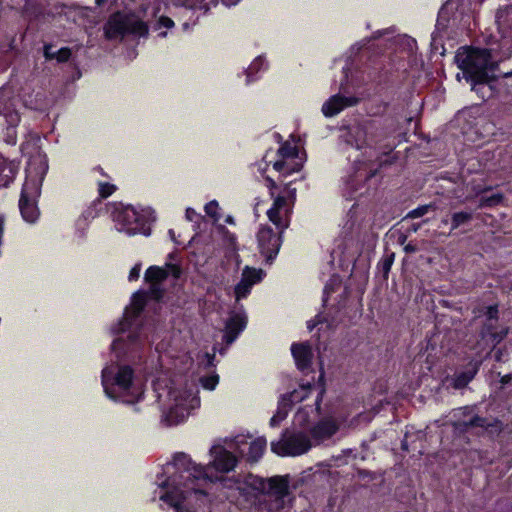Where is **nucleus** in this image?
<instances>
[{
  "label": "nucleus",
  "mask_w": 512,
  "mask_h": 512,
  "mask_svg": "<svg viewBox=\"0 0 512 512\" xmlns=\"http://www.w3.org/2000/svg\"><path fill=\"white\" fill-rule=\"evenodd\" d=\"M212 461L208 466L196 464L184 452H177L171 462L163 466L162 477L158 485L164 492L160 500L174 508L176 512H197L190 507V497H206L207 493L201 488L209 478L208 469L212 467L217 472L228 473L238 462L237 457L223 445L215 444L210 448Z\"/></svg>",
  "instance_id": "f257e3e1"
},
{
  "label": "nucleus",
  "mask_w": 512,
  "mask_h": 512,
  "mask_svg": "<svg viewBox=\"0 0 512 512\" xmlns=\"http://www.w3.org/2000/svg\"><path fill=\"white\" fill-rule=\"evenodd\" d=\"M198 386H103L105 395L116 403L135 404L147 401L158 404L161 423L175 426L183 423L191 411L200 406Z\"/></svg>",
  "instance_id": "f03ea898"
},
{
  "label": "nucleus",
  "mask_w": 512,
  "mask_h": 512,
  "mask_svg": "<svg viewBox=\"0 0 512 512\" xmlns=\"http://www.w3.org/2000/svg\"><path fill=\"white\" fill-rule=\"evenodd\" d=\"M455 63L461 73L456 79H465L472 84V90L478 84H487L496 78L498 62L492 59L488 49L460 48L455 55Z\"/></svg>",
  "instance_id": "7ed1b4c3"
},
{
  "label": "nucleus",
  "mask_w": 512,
  "mask_h": 512,
  "mask_svg": "<svg viewBox=\"0 0 512 512\" xmlns=\"http://www.w3.org/2000/svg\"><path fill=\"white\" fill-rule=\"evenodd\" d=\"M459 412H461L463 418L454 421L452 424L454 431L458 434L475 431L478 436L495 440L505 429V424L498 417L480 416L473 413V408L468 406L460 408Z\"/></svg>",
  "instance_id": "20e7f679"
},
{
  "label": "nucleus",
  "mask_w": 512,
  "mask_h": 512,
  "mask_svg": "<svg viewBox=\"0 0 512 512\" xmlns=\"http://www.w3.org/2000/svg\"><path fill=\"white\" fill-rule=\"evenodd\" d=\"M105 37L109 40L122 39L126 34L145 36L148 33L147 25L135 15L112 14L104 26Z\"/></svg>",
  "instance_id": "39448f33"
},
{
  "label": "nucleus",
  "mask_w": 512,
  "mask_h": 512,
  "mask_svg": "<svg viewBox=\"0 0 512 512\" xmlns=\"http://www.w3.org/2000/svg\"><path fill=\"white\" fill-rule=\"evenodd\" d=\"M271 451L278 456H299L306 453L311 448L309 437L303 432H291L285 429L281 433V438L272 441Z\"/></svg>",
  "instance_id": "423d86ee"
},
{
  "label": "nucleus",
  "mask_w": 512,
  "mask_h": 512,
  "mask_svg": "<svg viewBox=\"0 0 512 512\" xmlns=\"http://www.w3.org/2000/svg\"><path fill=\"white\" fill-rule=\"evenodd\" d=\"M496 33L491 35L494 43L504 58L512 54V6H505L496 12L495 16Z\"/></svg>",
  "instance_id": "0eeeda50"
},
{
  "label": "nucleus",
  "mask_w": 512,
  "mask_h": 512,
  "mask_svg": "<svg viewBox=\"0 0 512 512\" xmlns=\"http://www.w3.org/2000/svg\"><path fill=\"white\" fill-rule=\"evenodd\" d=\"M223 486L229 489H235L239 495L247 502H255L258 495L265 494L267 480L248 474L243 480L237 478H224L222 479Z\"/></svg>",
  "instance_id": "6e6552de"
},
{
  "label": "nucleus",
  "mask_w": 512,
  "mask_h": 512,
  "mask_svg": "<svg viewBox=\"0 0 512 512\" xmlns=\"http://www.w3.org/2000/svg\"><path fill=\"white\" fill-rule=\"evenodd\" d=\"M267 446L265 437H258L252 441L243 435H237L229 444V448L234 449L241 458L249 463H255L263 456Z\"/></svg>",
  "instance_id": "1a4fd4ad"
},
{
  "label": "nucleus",
  "mask_w": 512,
  "mask_h": 512,
  "mask_svg": "<svg viewBox=\"0 0 512 512\" xmlns=\"http://www.w3.org/2000/svg\"><path fill=\"white\" fill-rule=\"evenodd\" d=\"M172 274L174 278L180 275V269L174 264H166L164 267L151 266L145 272V281L150 284V297L159 300L163 295L161 283Z\"/></svg>",
  "instance_id": "9d476101"
},
{
  "label": "nucleus",
  "mask_w": 512,
  "mask_h": 512,
  "mask_svg": "<svg viewBox=\"0 0 512 512\" xmlns=\"http://www.w3.org/2000/svg\"><path fill=\"white\" fill-rule=\"evenodd\" d=\"M280 231L275 233L268 225H262L257 232V243L262 256L266 261H272L281 247Z\"/></svg>",
  "instance_id": "9b49d317"
},
{
  "label": "nucleus",
  "mask_w": 512,
  "mask_h": 512,
  "mask_svg": "<svg viewBox=\"0 0 512 512\" xmlns=\"http://www.w3.org/2000/svg\"><path fill=\"white\" fill-rule=\"evenodd\" d=\"M114 220L122 225L121 229H125L128 235H135L141 233L144 228V219L134 207L126 206L117 209L114 212Z\"/></svg>",
  "instance_id": "f8f14e48"
},
{
  "label": "nucleus",
  "mask_w": 512,
  "mask_h": 512,
  "mask_svg": "<svg viewBox=\"0 0 512 512\" xmlns=\"http://www.w3.org/2000/svg\"><path fill=\"white\" fill-rule=\"evenodd\" d=\"M291 205L285 196H276L272 207L267 211L269 220L280 230V233L289 226Z\"/></svg>",
  "instance_id": "ddd939ff"
},
{
  "label": "nucleus",
  "mask_w": 512,
  "mask_h": 512,
  "mask_svg": "<svg viewBox=\"0 0 512 512\" xmlns=\"http://www.w3.org/2000/svg\"><path fill=\"white\" fill-rule=\"evenodd\" d=\"M376 132L377 129L372 124H358L350 128L346 141L357 149H361L376 143L374 139Z\"/></svg>",
  "instance_id": "4468645a"
},
{
  "label": "nucleus",
  "mask_w": 512,
  "mask_h": 512,
  "mask_svg": "<svg viewBox=\"0 0 512 512\" xmlns=\"http://www.w3.org/2000/svg\"><path fill=\"white\" fill-rule=\"evenodd\" d=\"M38 193V187L35 183L27 181L21 193L19 200V208L23 218L27 222H34L38 217V209L33 199L34 195Z\"/></svg>",
  "instance_id": "2eb2a0df"
},
{
  "label": "nucleus",
  "mask_w": 512,
  "mask_h": 512,
  "mask_svg": "<svg viewBox=\"0 0 512 512\" xmlns=\"http://www.w3.org/2000/svg\"><path fill=\"white\" fill-rule=\"evenodd\" d=\"M102 379L104 383L114 381L113 384H132L133 380H137L134 371L127 365L111 364L102 371Z\"/></svg>",
  "instance_id": "dca6fc26"
},
{
  "label": "nucleus",
  "mask_w": 512,
  "mask_h": 512,
  "mask_svg": "<svg viewBox=\"0 0 512 512\" xmlns=\"http://www.w3.org/2000/svg\"><path fill=\"white\" fill-rule=\"evenodd\" d=\"M263 271L261 269L251 268L246 266L242 271L240 282L235 287V297L239 301L247 297L254 284L262 280Z\"/></svg>",
  "instance_id": "f3484780"
},
{
  "label": "nucleus",
  "mask_w": 512,
  "mask_h": 512,
  "mask_svg": "<svg viewBox=\"0 0 512 512\" xmlns=\"http://www.w3.org/2000/svg\"><path fill=\"white\" fill-rule=\"evenodd\" d=\"M299 389H294L290 393L283 394L281 397L284 401H287L292 407L294 404L303 401L308 397L309 393L315 389L319 388V391L315 398V409L317 412L321 409L322 397L326 392V386H298Z\"/></svg>",
  "instance_id": "a211bd4d"
},
{
  "label": "nucleus",
  "mask_w": 512,
  "mask_h": 512,
  "mask_svg": "<svg viewBox=\"0 0 512 512\" xmlns=\"http://www.w3.org/2000/svg\"><path fill=\"white\" fill-rule=\"evenodd\" d=\"M266 491L264 495L272 496L277 502L279 508L283 507L284 499L289 495V481L288 476H273L267 479Z\"/></svg>",
  "instance_id": "6ab92c4d"
},
{
  "label": "nucleus",
  "mask_w": 512,
  "mask_h": 512,
  "mask_svg": "<svg viewBox=\"0 0 512 512\" xmlns=\"http://www.w3.org/2000/svg\"><path fill=\"white\" fill-rule=\"evenodd\" d=\"M357 103L354 97H344L339 94L330 97L322 106V112L326 117H333L340 113L344 108L353 106Z\"/></svg>",
  "instance_id": "aec40b11"
},
{
  "label": "nucleus",
  "mask_w": 512,
  "mask_h": 512,
  "mask_svg": "<svg viewBox=\"0 0 512 512\" xmlns=\"http://www.w3.org/2000/svg\"><path fill=\"white\" fill-rule=\"evenodd\" d=\"M247 318L244 314L236 313L230 316L225 326L224 340L230 345L246 327Z\"/></svg>",
  "instance_id": "412c9836"
},
{
  "label": "nucleus",
  "mask_w": 512,
  "mask_h": 512,
  "mask_svg": "<svg viewBox=\"0 0 512 512\" xmlns=\"http://www.w3.org/2000/svg\"><path fill=\"white\" fill-rule=\"evenodd\" d=\"M338 429L339 426L333 419H322L313 425L310 433L314 440L323 441L335 435Z\"/></svg>",
  "instance_id": "4be33fe9"
},
{
  "label": "nucleus",
  "mask_w": 512,
  "mask_h": 512,
  "mask_svg": "<svg viewBox=\"0 0 512 512\" xmlns=\"http://www.w3.org/2000/svg\"><path fill=\"white\" fill-rule=\"evenodd\" d=\"M291 352L296 362L297 367L300 370L308 369L311 365L313 353L310 344L307 342L293 344Z\"/></svg>",
  "instance_id": "5701e85b"
},
{
  "label": "nucleus",
  "mask_w": 512,
  "mask_h": 512,
  "mask_svg": "<svg viewBox=\"0 0 512 512\" xmlns=\"http://www.w3.org/2000/svg\"><path fill=\"white\" fill-rule=\"evenodd\" d=\"M147 294L145 292H137L133 295L132 302L130 308H127L125 311V322L127 324L132 323V318L137 317L141 311L143 310L146 304Z\"/></svg>",
  "instance_id": "b1692460"
},
{
  "label": "nucleus",
  "mask_w": 512,
  "mask_h": 512,
  "mask_svg": "<svg viewBox=\"0 0 512 512\" xmlns=\"http://www.w3.org/2000/svg\"><path fill=\"white\" fill-rule=\"evenodd\" d=\"M478 362H469L462 370L456 373L455 384H468L478 371Z\"/></svg>",
  "instance_id": "393cba45"
},
{
  "label": "nucleus",
  "mask_w": 512,
  "mask_h": 512,
  "mask_svg": "<svg viewBox=\"0 0 512 512\" xmlns=\"http://www.w3.org/2000/svg\"><path fill=\"white\" fill-rule=\"evenodd\" d=\"M292 409V406L284 401L282 397H280L278 401V408L276 413L270 419V426L277 427L280 423L287 417L289 411Z\"/></svg>",
  "instance_id": "a878e982"
},
{
  "label": "nucleus",
  "mask_w": 512,
  "mask_h": 512,
  "mask_svg": "<svg viewBox=\"0 0 512 512\" xmlns=\"http://www.w3.org/2000/svg\"><path fill=\"white\" fill-rule=\"evenodd\" d=\"M292 409V406L284 401L282 397H280L278 401V408L276 413L270 419V426L277 427L280 423L287 417L289 411Z\"/></svg>",
  "instance_id": "bb28decb"
},
{
  "label": "nucleus",
  "mask_w": 512,
  "mask_h": 512,
  "mask_svg": "<svg viewBox=\"0 0 512 512\" xmlns=\"http://www.w3.org/2000/svg\"><path fill=\"white\" fill-rule=\"evenodd\" d=\"M473 216L470 212H456L452 215V230L457 229L461 225H464L472 220Z\"/></svg>",
  "instance_id": "cd10ccee"
},
{
  "label": "nucleus",
  "mask_w": 512,
  "mask_h": 512,
  "mask_svg": "<svg viewBox=\"0 0 512 512\" xmlns=\"http://www.w3.org/2000/svg\"><path fill=\"white\" fill-rule=\"evenodd\" d=\"M504 200L502 193H497L489 197H482L479 202V208L494 207L501 204Z\"/></svg>",
  "instance_id": "c85d7f7f"
},
{
  "label": "nucleus",
  "mask_w": 512,
  "mask_h": 512,
  "mask_svg": "<svg viewBox=\"0 0 512 512\" xmlns=\"http://www.w3.org/2000/svg\"><path fill=\"white\" fill-rule=\"evenodd\" d=\"M431 209H435V206L433 204H428V205H423V206L417 207L416 209H414L408 213V217L413 218V219L422 217L425 214H427L429 212V210H431Z\"/></svg>",
  "instance_id": "c756f323"
},
{
  "label": "nucleus",
  "mask_w": 512,
  "mask_h": 512,
  "mask_svg": "<svg viewBox=\"0 0 512 512\" xmlns=\"http://www.w3.org/2000/svg\"><path fill=\"white\" fill-rule=\"evenodd\" d=\"M278 153L283 158H286V157H294V156H296L297 151H296V148L294 146H291L290 144L285 143V144H283L279 148Z\"/></svg>",
  "instance_id": "7c9ffc66"
},
{
  "label": "nucleus",
  "mask_w": 512,
  "mask_h": 512,
  "mask_svg": "<svg viewBox=\"0 0 512 512\" xmlns=\"http://www.w3.org/2000/svg\"><path fill=\"white\" fill-rule=\"evenodd\" d=\"M116 187L109 183H100L99 184V194L102 198H107L110 196L114 191Z\"/></svg>",
  "instance_id": "2f4dec72"
},
{
  "label": "nucleus",
  "mask_w": 512,
  "mask_h": 512,
  "mask_svg": "<svg viewBox=\"0 0 512 512\" xmlns=\"http://www.w3.org/2000/svg\"><path fill=\"white\" fill-rule=\"evenodd\" d=\"M217 210H218V203L216 201H211L208 204L205 205V212L213 217L215 220H218L217 216Z\"/></svg>",
  "instance_id": "473e14b6"
},
{
  "label": "nucleus",
  "mask_w": 512,
  "mask_h": 512,
  "mask_svg": "<svg viewBox=\"0 0 512 512\" xmlns=\"http://www.w3.org/2000/svg\"><path fill=\"white\" fill-rule=\"evenodd\" d=\"M71 56V50L67 47L61 48L56 52V59L58 62H66Z\"/></svg>",
  "instance_id": "72a5a7b5"
},
{
  "label": "nucleus",
  "mask_w": 512,
  "mask_h": 512,
  "mask_svg": "<svg viewBox=\"0 0 512 512\" xmlns=\"http://www.w3.org/2000/svg\"><path fill=\"white\" fill-rule=\"evenodd\" d=\"M489 334H490L494 344H497L506 336L507 330L502 329L500 332L489 331Z\"/></svg>",
  "instance_id": "f704fd0d"
},
{
  "label": "nucleus",
  "mask_w": 512,
  "mask_h": 512,
  "mask_svg": "<svg viewBox=\"0 0 512 512\" xmlns=\"http://www.w3.org/2000/svg\"><path fill=\"white\" fill-rule=\"evenodd\" d=\"M393 257H394V255L392 254L390 256L385 257L382 260V269H383L385 274H388V272L391 269V266L393 264Z\"/></svg>",
  "instance_id": "c9c22d12"
},
{
  "label": "nucleus",
  "mask_w": 512,
  "mask_h": 512,
  "mask_svg": "<svg viewBox=\"0 0 512 512\" xmlns=\"http://www.w3.org/2000/svg\"><path fill=\"white\" fill-rule=\"evenodd\" d=\"M498 309L496 306H489L486 311V316L489 321L496 320Z\"/></svg>",
  "instance_id": "e433bc0d"
},
{
  "label": "nucleus",
  "mask_w": 512,
  "mask_h": 512,
  "mask_svg": "<svg viewBox=\"0 0 512 512\" xmlns=\"http://www.w3.org/2000/svg\"><path fill=\"white\" fill-rule=\"evenodd\" d=\"M266 182H267V187L269 188V191H270V196L275 199L274 190L277 188L276 182L270 177H266Z\"/></svg>",
  "instance_id": "4c0bfd02"
},
{
  "label": "nucleus",
  "mask_w": 512,
  "mask_h": 512,
  "mask_svg": "<svg viewBox=\"0 0 512 512\" xmlns=\"http://www.w3.org/2000/svg\"><path fill=\"white\" fill-rule=\"evenodd\" d=\"M411 437V434L409 431H406L405 433V436L403 438V440L401 441V449L403 451H409L410 448H409V438Z\"/></svg>",
  "instance_id": "58836bf2"
},
{
  "label": "nucleus",
  "mask_w": 512,
  "mask_h": 512,
  "mask_svg": "<svg viewBox=\"0 0 512 512\" xmlns=\"http://www.w3.org/2000/svg\"><path fill=\"white\" fill-rule=\"evenodd\" d=\"M139 274H140V265H135V266L130 270V273H129V280H130V281H133V280L138 279Z\"/></svg>",
  "instance_id": "ea45409f"
},
{
  "label": "nucleus",
  "mask_w": 512,
  "mask_h": 512,
  "mask_svg": "<svg viewBox=\"0 0 512 512\" xmlns=\"http://www.w3.org/2000/svg\"><path fill=\"white\" fill-rule=\"evenodd\" d=\"M7 121L10 125H16L19 122V115L17 113H12L7 116Z\"/></svg>",
  "instance_id": "a19ab883"
},
{
  "label": "nucleus",
  "mask_w": 512,
  "mask_h": 512,
  "mask_svg": "<svg viewBox=\"0 0 512 512\" xmlns=\"http://www.w3.org/2000/svg\"><path fill=\"white\" fill-rule=\"evenodd\" d=\"M44 56L46 59H54L56 58V52H52L50 46H45Z\"/></svg>",
  "instance_id": "79ce46f5"
},
{
  "label": "nucleus",
  "mask_w": 512,
  "mask_h": 512,
  "mask_svg": "<svg viewBox=\"0 0 512 512\" xmlns=\"http://www.w3.org/2000/svg\"><path fill=\"white\" fill-rule=\"evenodd\" d=\"M287 167V163L285 161H276L274 164H273V168L278 171V172H281L283 171L285 168Z\"/></svg>",
  "instance_id": "37998d69"
},
{
  "label": "nucleus",
  "mask_w": 512,
  "mask_h": 512,
  "mask_svg": "<svg viewBox=\"0 0 512 512\" xmlns=\"http://www.w3.org/2000/svg\"><path fill=\"white\" fill-rule=\"evenodd\" d=\"M159 22L162 26L166 28H170L173 26V21L168 17H161Z\"/></svg>",
  "instance_id": "c03bdc74"
},
{
  "label": "nucleus",
  "mask_w": 512,
  "mask_h": 512,
  "mask_svg": "<svg viewBox=\"0 0 512 512\" xmlns=\"http://www.w3.org/2000/svg\"><path fill=\"white\" fill-rule=\"evenodd\" d=\"M219 382V376L217 374H213L206 379L202 384H217Z\"/></svg>",
  "instance_id": "a18cd8bd"
},
{
  "label": "nucleus",
  "mask_w": 512,
  "mask_h": 512,
  "mask_svg": "<svg viewBox=\"0 0 512 512\" xmlns=\"http://www.w3.org/2000/svg\"><path fill=\"white\" fill-rule=\"evenodd\" d=\"M195 214H196V213H195V211H194L193 209H191V208H188V209L186 210V218H187L189 221H192V220H193V218H194Z\"/></svg>",
  "instance_id": "49530a36"
},
{
  "label": "nucleus",
  "mask_w": 512,
  "mask_h": 512,
  "mask_svg": "<svg viewBox=\"0 0 512 512\" xmlns=\"http://www.w3.org/2000/svg\"><path fill=\"white\" fill-rule=\"evenodd\" d=\"M491 189L492 188L490 186H485V187H482V188H475L474 191L478 195V194L490 191Z\"/></svg>",
  "instance_id": "de8ad7c7"
},
{
  "label": "nucleus",
  "mask_w": 512,
  "mask_h": 512,
  "mask_svg": "<svg viewBox=\"0 0 512 512\" xmlns=\"http://www.w3.org/2000/svg\"><path fill=\"white\" fill-rule=\"evenodd\" d=\"M512 380V375H505L502 377V384H507L508 382H510Z\"/></svg>",
  "instance_id": "09e8293b"
},
{
  "label": "nucleus",
  "mask_w": 512,
  "mask_h": 512,
  "mask_svg": "<svg viewBox=\"0 0 512 512\" xmlns=\"http://www.w3.org/2000/svg\"><path fill=\"white\" fill-rule=\"evenodd\" d=\"M406 252H415L416 248L412 244H407L404 248Z\"/></svg>",
  "instance_id": "8fccbe9b"
},
{
  "label": "nucleus",
  "mask_w": 512,
  "mask_h": 512,
  "mask_svg": "<svg viewBox=\"0 0 512 512\" xmlns=\"http://www.w3.org/2000/svg\"><path fill=\"white\" fill-rule=\"evenodd\" d=\"M121 341L120 339H116L113 343H112V349L114 351H116L118 349V346L120 345Z\"/></svg>",
  "instance_id": "3c124183"
},
{
  "label": "nucleus",
  "mask_w": 512,
  "mask_h": 512,
  "mask_svg": "<svg viewBox=\"0 0 512 512\" xmlns=\"http://www.w3.org/2000/svg\"><path fill=\"white\" fill-rule=\"evenodd\" d=\"M260 59H257L249 68V70L257 69L259 66Z\"/></svg>",
  "instance_id": "603ef678"
},
{
  "label": "nucleus",
  "mask_w": 512,
  "mask_h": 512,
  "mask_svg": "<svg viewBox=\"0 0 512 512\" xmlns=\"http://www.w3.org/2000/svg\"><path fill=\"white\" fill-rule=\"evenodd\" d=\"M202 387L209 391H213L216 388V386H202Z\"/></svg>",
  "instance_id": "864d4df0"
},
{
  "label": "nucleus",
  "mask_w": 512,
  "mask_h": 512,
  "mask_svg": "<svg viewBox=\"0 0 512 512\" xmlns=\"http://www.w3.org/2000/svg\"><path fill=\"white\" fill-rule=\"evenodd\" d=\"M289 197L292 199V201L294 200V198H295V189L290 192Z\"/></svg>",
  "instance_id": "5fc2aeb1"
},
{
  "label": "nucleus",
  "mask_w": 512,
  "mask_h": 512,
  "mask_svg": "<svg viewBox=\"0 0 512 512\" xmlns=\"http://www.w3.org/2000/svg\"><path fill=\"white\" fill-rule=\"evenodd\" d=\"M169 235H170L171 239L174 240L175 233L173 230H169Z\"/></svg>",
  "instance_id": "6e6d98bb"
},
{
  "label": "nucleus",
  "mask_w": 512,
  "mask_h": 512,
  "mask_svg": "<svg viewBox=\"0 0 512 512\" xmlns=\"http://www.w3.org/2000/svg\"><path fill=\"white\" fill-rule=\"evenodd\" d=\"M453 388L455 389H461V388H466L467 386H458V385H455V386H452Z\"/></svg>",
  "instance_id": "4d7b16f0"
},
{
  "label": "nucleus",
  "mask_w": 512,
  "mask_h": 512,
  "mask_svg": "<svg viewBox=\"0 0 512 512\" xmlns=\"http://www.w3.org/2000/svg\"><path fill=\"white\" fill-rule=\"evenodd\" d=\"M103 2H105V0H96V3H97L98 5H101Z\"/></svg>",
  "instance_id": "13d9d810"
},
{
  "label": "nucleus",
  "mask_w": 512,
  "mask_h": 512,
  "mask_svg": "<svg viewBox=\"0 0 512 512\" xmlns=\"http://www.w3.org/2000/svg\"><path fill=\"white\" fill-rule=\"evenodd\" d=\"M418 228H419V225H413V231L416 232L418 230Z\"/></svg>",
  "instance_id": "bf43d9fd"
},
{
  "label": "nucleus",
  "mask_w": 512,
  "mask_h": 512,
  "mask_svg": "<svg viewBox=\"0 0 512 512\" xmlns=\"http://www.w3.org/2000/svg\"><path fill=\"white\" fill-rule=\"evenodd\" d=\"M415 436H416L417 438H418V437H420V436H422V432H421V431H418V432L415 434Z\"/></svg>",
  "instance_id": "052dcab7"
},
{
  "label": "nucleus",
  "mask_w": 512,
  "mask_h": 512,
  "mask_svg": "<svg viewBox=\"0 0 512 512\" xmlns=\"http://www.w3.org/2000/svg\"><path fill=\"white\" fill-rule=\"evenodd\" d=\"M226 221L229 222V223H233V220H232L231 217H228Z\"/></svg>",
  "instance_id": "680f3d73"
},
{
  "label": "nucleus",
  "mask_w": 512,
  "mask_h": 512,
  "mask_svg": "<svg viewBox=\"0 0 512 512\" xmlns=\"http://www.w3.org/2000/svg\"><path fill=\"white\" fill-rule=\"evenodd\" d=\"M313 327H314V325H312V324H309V325H308V329H309V330H312V328H313Z\"/></svg>",
  "instance_id": "e2e57ef3"
},
{
  "label": "nucleus",
  "mask_w": 512,
  "mask_h": 512,
  "mask_svg": "<svg viewBox=\"0 0 512 512\" xmlns=\"http://www.w3.org/2000/svg\"><path fill=\"white\" fill-rule=\"evenodd\" d=\"M293 171H295V169H288L287 173L289 174V173H291Z\"/></svg>",
  "instance_id": "0e129e2a"
},
{
  "label": "nucleus",
  "mask_w": 512,
  "mask_h": 512,
  "mask_svg": "<svg viewBox=\"0 0 512 512\" xmlns=\"http://www.w3.org/2000/svg\"><path fill=\"white\" fill-rule=\"evenodd\" d=\"M510 75H512V73H505V74H504V76H505V77H508V76H510Z\"/></svg>",
  "instance_id": "69168bd1"
}]
</instances>
